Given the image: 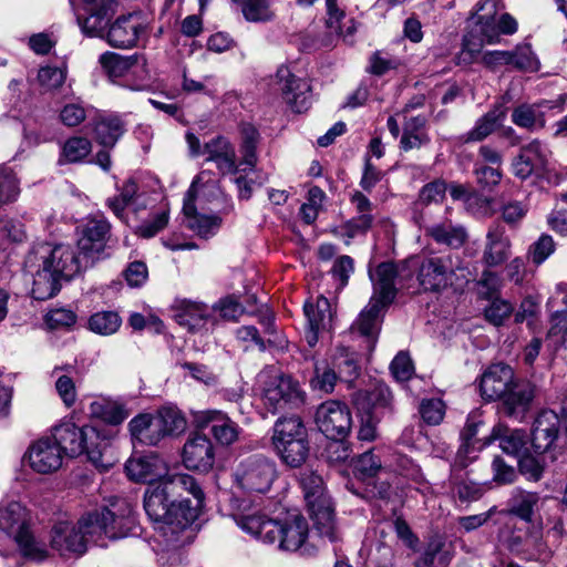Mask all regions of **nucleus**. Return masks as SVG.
Returning a JSON list of instances; mask_svg holds the SVG:
<instances>
[{"label": "nucleus", "mask_w": 567, "mask_h": 567, "mask_svg": "<svg viewBox=\"0 0 567 567\" xmlns=\"http://www.w3.org/2000/svg\"><path fill=\"white\" fill-rule=\"evenodd\" d=\"M205 494L197 481L185 473H174L156 485L147 487L144 509L155 523L171 529L184 530L198 516Z\"/></svg>", "instance_id": "1"}, {"label": "nucleus", "mask_w": 567, "mask_h": 567, "mask_svg": "<svg viewBox=\"0 0 567 567\" xmlns=\"http://www.w3.org/2000/svg\"><path fill=\"white\" fill-rule=\"evenodd\" d=\"M480 390L486 400H502L505 414L517 420L524 419L538 393L535 383L515 381L513 369L503 363L493 364L483 373Z\"/></svg>", "instance_id": "2"}, {"label": "nucleus", "mask_w": 567, "mask_h": 567, "mask_svg": "<svg viewBox=\"0 0 567 567\" xmlns=\"http://www.w3.org/2000/svg\"><path fill=\"white\" fill-rule=\"evenodd\" d=\"M52 440L62 454L75 457L85 453L101 471H107L114 463L110 440L94 426L63 422L53 429Z\"/></svg>", "instance_id": "3"}, {"label": "nucleus", "mask_w": 567, "mask_h": 567, "mask_svg": "<svg viewBox=\"0 0 567 567\" xmlns=\"http://www.w3.org/2000/svg\"><path fill=\"white\" fill-rule=\"evenodd\" d=\"M502 0H481L471 18L470 32L464 37L463 49L471 56L478 54L485 43L499 42L501 34L512 35L518 24L509 13H501Z\"/></svg>", "instance_id": "4"}, {"label": "nucleus", "mask_w": 567, "mask_h": 567, "mask_svg": "<svg viewBox=\"0 0 567 567\" xmlns=\"http://www.w3.org/2000/svg\"><path fill=\"white\" fill-rule=\"evenodd\" d=\"M112 507V509L107 507L95 509L79 520L78 527L84 536L85 546L89 540L96 542L102 535L110 539H117L133 530L136 520L132 505L121 501Z\"/></svg>", "instance_id": "5"}, {"label": "nucleus", "mask_w": 567, "mask_h": 567, "mask_svg": "<svg viewBox=\"0 0 567 567\" xmlns=\"http://www.w3.org/2000/svg\"><path fill=\"white\" fill-rule=\"evenodd\" d=\"M470 271L462 258L452 252H429L419 258L416 280L425 292H442L462 279L468 281Z\"/></svg>", "instance_id": "6"}, {"label": "nucleus", "mask_w": 567, "mask_h": 567, "mask_svg": "<svg viewBox=\"0 0 567 567\" xmlns=\"http://www.w3.org/2000/svg\"><path fill=\"white\" fill-rule=\"evenodd\" d=\"M31 514L19 502L0 504V532L13 538L23 557L42 561L48 557L44 543L31 529Z\"/></svg>", "instance_id": "7"}, {"label": "nucleus", "mask_w": 567, "mask_h": 567, "mask_svg": "<svg viewBox=\"0 0 567 567\" xmlns=\"http://www.w3.org/2000/svg\"><path fill=\"white\" fill-rule=\"evenodd\" d=\"M300 483L315 530L329 542L337 540L333 506L326 493L321 476L307 471L301 474Z\"/></svg>", "instance_id": "8"}, {"label": "nucleus", "mask_w": 567, "mask_h": 567, "mask_svg": "<svg viewBox=\"0 0 567 567\" xmlns=\"http://www.w3.org/2000/svg\"><path fill=\"white\" fill-rule=\"evenodd\" d=\"M27 268L44 267L59 278L71 279L79 272L81 261L70 245L44 243L34 247L25 258Z\"/></svg>", "instance_id": "9"}, {"label": "nucleus", "mask_w": 567, "mask_h": 567, "mask_svg": "<svg viewBox=\"0 0 567 567\" xmlns=\"http://www.w3.org/2000/svg\"><path fill=\"white\" fill-rule=\"evenodd\" d=\"M277 476L276 464L264 455L243 460L234 471L235 485L245 493H267Z\"/></svg>", "instance_id": "10"}, {"label": "nucleus", "mask_w": 567, "mask_h": 567, "mask_svg": "<svg viewBox=\"0 0 567 567\" xmlns=\"http://www.w3.org/2000/svg\"><path fill=\"white\" fill-rule=\"evenodd\" d=\"M498 543L511 553L528 560L540 559L546 551L542 530L535 527L506 524L499 529Z\"/></svg>", "instance_id": "11"}, {"label": "nucleus", "mask_w": 567, "mask_h": 567, "mask_svg": "<svg viewBox=\"0 0 567 567\" xmlns=\"http://www.w3.org/2000/svg\"><path fill=\"white\" fill-rule=\"evenodd\" d=\"M305 394L298 381L290 375L280 374L271 378L264 389L265 406L272 413L299 406L303 403Z\"/></svg>", "instance_id": "12"}, {"label": "nucleus", "mask_w": 567, "mask_h": 567, "mask_svg": "<svg viewBox=\"0 0 567 567\" xmlns=\"http://www.w3.org/2000/svg\"><path fill=\"white\" fill-rule=\"evenodd\" d=\"M275 85L292 111L301 113L310 107L312 102L310 82L293 74L288 66L280 65L278 68Z\"/></svg>", "instance_id": "13"}, {"label": "nucleus", "mask_w": 567, "mask_h": 567, "mask_svg": "<svg viewBox=\"0 0 567 567\" xmlns=\"http://www.w3.org/2000/svg\"><path fill=\"white\" fill-rule=\"evenodd\" d=\"M567 444V425L553 410H543L535 419L532 430V445L537 453L554 447L557 442Z\"/></svg>", "instance_id": "14"}, {"label": "nucleus", "mask_w": 567, "mask_h": 567, "mask_svg": "<svg viewBox=\"0 0 567 567\" xmlns=\"http://www.w3.org/2000/svg\"><path fill=\"white\" fill-rule=\"evenodd\" d=\"M110 237L111 224L104 215L96 214L86 218L78 240V247L86 264L100 258Z\"/></svg>", "instance_id": "15"}, {"label": "nucleus", "mask_w": 567, "mask_h": 567, "mask_svg": "<svg viewBox=\"0 0 567 567\" xmlns=\"http://www.w3.org/2000/svg\"><path fill=\"white\" fill-rule=\"evenodd\" d=\"M316 423L327 437H346L352 426V416L346 403L329 400L318 406Z\"/></svg>", "instance_id": "16"}, {"label": "nucleus", "mask_w": 567, "mask_h": 567, "mask_svg": "<svg viewBox=\"0 0 567 567\" xmlns=\"http://www.w3.org/2000/svg\"><path fill=\"white\" fill-rule=\"evenodd\" d=\"M551 151L549 147L538 140L520 147L519 153L513 158L512 171L513 174L525 181L532 175L544 172L547 164L550 163Z\"/></svg>", "instance_id": "17"}, {"label": "nucleus", "mask_w": 567, "mask_h": 567, "mask_svg": "<svg viewBox=\"0 0 567 567\" xmlns=\"http://www.w3.org/2000/svg\"><path fill=\"white\" fill-rule=\"evenodd\" d=\"M233 518L240 529L265 544H269L272 533L279 530L277 520L269 518L260 509L251 507L246 502L238 506Z\"/></svg>", "instance_id": "18"}, {"label": "nucleus", "mask_w": 567, "mask_h": 567, "mask_svg": "<svg viewBox=\"0 0 567 567\" xmlns=\"http://www.w3.org/2000/svg\"><path fill=\"white\" fill-rule=\"evenodd\" d=\"M125 471L130 480L147 483L150 486L172 475L165 461L155 453L130 457L125 463Z\"/></svg>", "instance_id": "19"}, {"label": "nucleus", "mask_w": 567, "mask_h": 567, "mask_svg": "<svg viewBox=\"0 0 567 567\" xmlns=\"http://www.w3.org/2000/svg\"><path fill=\"white\" fill-rule=\"evenodd\" d=\"M85 18L78 17L82 32L89 37L103 38L105 28L115 13L116 0H82Z\"/></svg>", "instance_id": "20"}, {"label": "nucleus", "mask_w": 567, "mask_h": 567, "mask_svg": "<svg viewBox=\"0 0 567 567\" xmlns=\"http://www.w3.org/2000/svg\"><path fill=\"white\" fill-rule=\"evenodd\" d=\"M567 99L566 94H561L555 101L542 100L539 102L528 104L523 103L513 109L512 122L518 127L527 131L543 128L546 124L543 110L563 109Z\"/></svg>", "instance_id": "21"}, {"label": "nucleus", "mask_w": 567, "mask_h": 567, "mask_svg": "<svg viewBox=\"0 0 567 567\" xmlns=\"http://www.w3.org/2000/svg\"><path fill=\"white\" fill-rule=\"evenodd\" d=\"M215 462L214 446L210 440L200 433H193L183 447V463L188 470L207 472Z\"/></svg>", "instance_id": "22"}, {"label": "nucleus", "mask_w": 567, "mask_h": 567, "mask_svg": "<svg viewBox=\"0 0 567 567\" xmlns=\"http://www.w3.org/2000/svg\"><path fill=\"white\" fill-rule=\"evenodd\" d=\"M278 532L272 533L269 545L276 544L280 550L296 551L302 547L308 537V523L299 515L285 522L277 520Z\"/></svg>", "instance_id": "23"}, {"label": "nucleus", "mask_w": 567, "mask_h": 567, "mask_svg": "<svg viewBox=\"0 0 567 567\" xmlns=\"http://www.w3.org/2000/svg\"><path fill=\"white\" fill-rule=\"evenodd\" d=\"M398 268L391 261L381 262L372 271H369L373 285V295L370 301H375L380 306L388 307L393 302L396 296L395 280Z\"/></svg>", "instance_id": "24"}, {"label": "nucleus", "mask_w": 567, "mask_h": 567, "mask_svg": "<svg viewBox=\"0 0 567 567\" xmlns=\"http://www.w3.org/2000/svg\"><path fill=\"white\" fill-rule=\"evenodd\" d=\"M28 458L35 472L48 474L61 467L63 454L52 439L42 437L29 447Z\"/></svg>", "instance_id": "25"}, {"label": "nucleus", "mask_w": 567, "mask_h": 567, "mask_svg": "<svg viewBox=\"0 0 567 567\" xmlns=\"http://www.w3.org/2000/svg\"><path fill=\"white\" fill-rule=\"evenodd\" d=\"M225 195L217 179L214 177V174L208 171L200 172L194 178L184 198V200H189L193 204L197 202L202 209H205L206 205L217 207L218 204L225 202Z\"/></svg>", "instance_id": "26"}, {"label": "nucleus", "mask_w": 567, "mask_h": 567, "mask_svg": "<svg viewBox=\"0 0 567 567\" xmlns=\"http://www.w3.org/2000/svg\"><path fill=\"white\" fill-rule=\"evenodd\" d=\"M307 317L309 331L306 334L308 344L313 347L318 341V333L331 328L332 310L328 298L317 297L315 302L307 301L303 306Z\"/></svg>", "instance_id": "27"}, {"label": "nucleus", "mask_w": 567, "mask_h": 567, "mask_svg": "<svg viewBox=\"0 0 567 567\" xmlns=\"http://www.w3.org/2000/svg\"><path fill=\"white\" fill-rule=\"evenodd\" d=\"M324 25L330 37L341 38L344 42L352 43L357 22L347 16L338 0H326Z\"/></svg>", "instance_id": "28"}, {"label": "nucleus", "mask_w": 567, "mask_h": 567, "mask_svg": "<svg viewBox=\"0 0 567 567\" xmlns=\"http://www.w3.org/2000/svg\"><path fill=\"white\" fill-rule=\"evenodd\" d=\"M512 243L501 225L488 228L485 238L482 260L487 267L503 265L511 256Z\"/></svg>", "instance_id": "29"}, {"label": "nucleus", "mask_w": 567, "mask_h": 567, "mask_svg": "<svg viewBox=\"0 0 567 567\" xmlns=\"http://www.w3.org/2000/svg\"><path fill=\"white\" fill-rule=\"evenodd\" d=\"M103 71L112 80L127 74H138L145 70L146 60L141 54L121 55L114 52H105L100 56Z\"/></svg>", "instance_id": "30"}, {"label": "nucleus", "mask_w": 567, "mask_h": 567, "mask_svg": "<svg viewBox=\"0 0 567 567\" xmlns=\"http://www.w3.org/2000/svg\"><path fill=\"white\" fill-rule=\"evenodd\" d=\"M175 319L178 324L192 332L208 331L216 322L213 310L208 306L194 301L183 302Z\"/></svg>", "instance_id": "31"}, {"label": "nucleus", "mask_w": 567, "mask_h": 567, "mask_svg": "<svg viewBox=\"0 0 567 567\" xmlns=\"http://www.w3.org/2000/svg\"><path fill=\"white\" fill-rule=\"evenodd\" d=\"M51 547L61 555H81L86 549L84 536L81 535L79 527L69 522H60L54 525L51 533Z\"/></svg>", "instance_id": "32"}, {"label": "nucleus", "mask_w": 567, "mask_h": 567, "mask_svg": "<svg viewBox=\"0 0 567 567\" xmlns=\"http://www.w3.org/2000/svg\"><path fill=\"white\" fill-rule=\"evenodd\" d=\"M464 451L463 449L456 453L455 461L451 467L450 483L460 501L473 502L483 495V488L481 484L462 475V471L468 465V461L463 457Z\"/></svg>", "instance_id": "33"}, {"label": "nucleus", "mask_w": 567, "mask_h": 567, "mask_svg": "<svg viewBox=\"0 0 567 567\" xmlns=\"http://www.w3.org/2000/svg\"><path fill=\"white\" fill-rule=\"evenodd\" d=\"M183 214L186 227L202 238L216 235L223 223L217 214L198 213L195 204L189 200H184Z\"/></svg>", "instance_id": "34"}, {"label": "nucleus", "mask_w": 567, "mask_h": 567, "mask_svg": "<svg viewBox=\"0 0 567 567\" xmlns=\"http://www.w3.org/2000/svg\"><path fill=\"white\" fill-rule=\"evenodd\" d=\"M205 152L208 155L207 162H214L223 174H235L237 172L236 152L230 142L217 136L205 143Z\"/></svg>", "instance_id": "35"}, {"label": "nucleus", "mask_w": 567, "mask_h": 567, "mask_svg": "<svg viewBox=\"0 0 567 567\" xmlns=\"http://www.w3.org/2000/svg\"><path fill=\"white\" fill-rule=\"evenodd\" d=\"M89 414L110 425L122 424L130 415L125 404L109 396H96L89 405Z\"/></svg>", "instance_id": "36"}, {"label": "nucleus", "mask_w": 567, "mask_h": 567, "mask_svg": "<svg viewBox=\"0 0 567 567\" xmlns=\"http://www.w3.org/2000/svg\"><path fill=\"white\" fill-rule=\"evenodd\" d=\"M425 234L435 243L446 245L453 249L461 248L468 237L466 228L451 219H444L426 227Z\"/></svg>", "instance_id": "37"}, {"label": "nucleus", "mask_w": 567, "mask_h": 567, "mask_svg": "<svg viewBox=\"0 0 567 567\" xmlns=\"http://www.w3.org/2000/svg\"><path fill=\"white\" fill-rule=\"evenodd\" d=\"M140 33V23L132 14L121 17L110 27L106 40L115 48H131L136 44Z\"/></svg>", "instance_id": "38"}, {"label": "nucleus", "mask_w": 567, "mask_h": 567, "mask_svg": "<svg viewBox=\"0 0 567 567\" xmlns=\"http://www.w3.org/2000/svg\"><path fill=\"white\" fill-rule=\"evenodd\" d=\"M385 307L375 301H369L368 306L360 312L358 319L351 326L353 332L367 338L369 348L374 346L380 330V313Z\"/></svg>", "instance_id": "39"}, {"label": "nucleus", "mask_w": 567, "mask_h": 567, "mask_svg": "<svg viewBox=\"0 0 567 567\" xmlns=\"http://www.w3.org/2000/svg\"><path fill=\"white\" fill-rule=\"evenodd\" d=\"M499 441V447L508 455L517 456L526 444V434L523 430L509 429L504 424H496L484 444Z\"/></svg>", "instance_id": "40"}, {"label": "nucleus", "mask_w": 567, "mask_h": 567, "mask_svg": "<svg viewBox=\"0 0 567 567\" xmlns=\"http://www.w3.org/2000/svg\"><path fill=\"white\" fill-rule=\"evenodd\" d=\"M128 430L134 442L143 445H157L163 439L161 430L151 414H138L128 423Z\"/></svg>", "instance_id": "41"}, {"label": "nucleus", "mask_w": 567, "mask_h": 567, "mask_svg": "<svg viewBox=\"0 0 567 567\" xmlns=\"http://www.w3.org/2000/svg\"><path fill=\"white\" fill-rule=\"evenodd\" d=\"M505 110L502 105L495 106L486 114L481 116L474 127L460 138L463 143L481 142L489 136L505 118Z\"/></svg>", "instance_id": "42"}, {"label": "nucleus", "mask_w": 567, "mask_h": 567, "mask_svg": "<svg viewBox=\"0 0 567 567\" xmlns=\"http://www.w3.org/2000/svg\"><path fill=\"white\" fill-rule=\"evenodd\" d=\"M539 502L538 493L516 487L507 502L508 512L526 523H532Z\"/></svg>", "instance_id": "43"}, {"label": "nucleus", "mask_w": 567, "mask_h": 567, "mask_svg": "<svg viewBox=\"0 0 567 567\" xmlns=\"http://www.w3.org/2000/svg\"><path fill=\"white\" fill-rule=\"evenodd\" d=\"M271 440L274 446L307 440V431L300 416L290 415L278 419L274 425Z\"/></svg>", "instance_id": "44"}, {"label": "nucleus", "mask_w": 567, "mask_h": 567, "mask_svg": "<svg viewBox=\"0 0 567 567\" xmlns=\"http://www.w3.org/2000/svg\"><path fill=\"white\" fill-rule=\"evenodd\" d=\"M330 364L343 382L351 383L360 373L358 353L346 347L336 348Z\"/></svg>", "instance_id": "45"}, {"label": "nucleus", "mask_w": 567, "mask_h": 567, "mask_svg": "<svg viewBox=\"0 0 567 567\" xmlns=\"http://www.w3.org/2000/svg\"><path fill=\"white\" fill-rule=\"evenodd\" d=\"M33 274L32 297L35 300H47L60 291V279L44 267L28 268Z\"/></svg>", "instance_id": "46"}, {"label": "nucleus", "mask_w": 567, "mask_h": 567, "mask_svg": "<svg viewBox=\"0 0 567 567\" xmlns=\"http://www.w3.org/2000/svg\"><path fill=\"white\" fill-rule=\"evenodd\" d=\"M155 422L161 430L162 439L179 435L186 430L187 422L181 410L173 405L161 408L154 415Z\"/></svg>", "instance_id": "47"}, {"label": "nucleus", "mask_w": 567, "mask_h": 567, "mask_svg": "<svg viewBox=\"0 0 567 567\" xmlns=\"http://www.w3.org/2000/svg\"><path fill=\"white\" fill-rule=\"evenodd\" d=\"M125 124L117 115L100 118L94 127L96 141L104 147H113L124 134Z\"/></svg>", "instance_id": "48"}, {"label": "nucleus", "mask_w": 567, "mask_h": 567, "mask_svg": "<svg viewBox=\"0 0 567 567\" xmlns=\"http://www.w3.org/2000/svg\"><path fill=\"white\" fill-rule=\"evenodd\" d=\"M117 189L118 195L109 197L106 199V206L117 218L124 220L125 208L135 205L138 199V186L133 178H128L122 186L117 187Z\"/></svg>", "instance_id": "49"}, {"label": "nucleus", "mask_w": 567, "mask_h": 567, "mask_svg": "<svg viewBox=\"0 0 567 567\" xmlns=\"http://www.w3.org/2000/svg\"><path fill=\"white\" fill-rule=\"evenodd\" d=\"M92 151V143L83 136H72L62 146L59 163L82 162Z\"/></svg>", "instance_id": "50"}, {"label": "nucleus", "mask_w": 567, "mask_h": 567, "mask_svg": "<svg viewBox=\"0 0 567 567\" xmlns=\"http://www.w3.org/2000/svg\"><path fill=\"white\" fill-rule=\"evenodd\" d=\"M240 140L241 164L252 168L257 163L256 150L259 142L257 128L250 123H243L240 125Z\"/></svg>", "instance_id": "51"}, {"label": "nucleus", "mask_w": 567, "mask_h": 567, "mask_svg": "<svg viewBox=\"0 0 567 567\" xmlns=\"http://www.w3.org/2000/svg\"><path fill=\"white\" fill-rule=\"evenodd\" d=\"M282 462L289 467H300L307 460L309 453L308 441L288 442L274 446Z\"/></svg>", "instance_id": "52"}, {"label": "nucleus", "mask_w": 567, "mask_h": 567, "mask_svg": "<svg viewBox=\"0 0 567 567\" xmlns=\"http://www.w3.org/2000/svg\"><path fill=\"white\" fill-rule=\"evenodd\" d=\"M373 220L372 215H358L340 225L333 233L349 245L351 239L365 235L372 227Z\"/></svg>", "instance_id": "53"}, {"label": "nucleus", "mask_w": 567, "mask_h": 567, "mask_svg": "<svg viewBox=\"0 0 567 567\" xmlns=\"http://www.w3.org/2000/svg\"><path fill=\"white\" fill-rule=\"evenodd\" d=\"M20 194L19 179L12 168L0 165V207L17 200Z\"/></svg>", "instance_id": "54"}, {"label": "nucleus", "mask_w": 567, "mask_h": 567, "mask_svg": "<svg viewBox=\"0 0 567 567\" xmlns=\"http://www.w3.org/2000/svg\"><path fill=\"white\" fill-rule=\"evenodd\" d=\"M121 322L122 320L116 312L101 311L91 316L89 327L95 333L110 336L118 330Z\"/></svg>", "instance_id": "55"}, {"label": "nucleus", "mask_w": 567, "mask_h": 567, "mask_svg": "<svg viewBox=\"0 0 567 567\" xmlns=\"http://www.w3.org/2000/svg\"><path fill=\"white\" fill-rule=\"evenodd\" d=\"M338 379L339 375L331 364L316 363L315 375L311 379V386L315 390L329 394L334 390V385Z\"/></svg>", "instance_id": "56"}, {"label": "nucleus", "mask_w": 567, "mask_h": 567, "mask_svg": "<svg viewBox=\"0 0 567 567\" xmlns=\"http://www.w3.org/2000/svg\"><path fill=\"white\" fill-rule=\"evenodd\" d=\"M509 52V65L519 71H537L538 61L529 44L517 45Z\"/></svg>", "instance_id": "57"}, {"label": "nucleus", "mask_w": 567, "mask_h": 567, "mask_svg": "<svg viewBox=\"0 0 567 567\" xmlns=\"http://www.w3.org/2000/svg\"><path fill=\"white\" fill-rule=\"evenodd\" d=\"M239 426L225 413L220 415L212 429L214 437L223 445H230L237 441Z\"/></svg>", "instance_id": "58"}, {"label": "nucleus", "mask_w": 567, "mask_h": 567, "mask_svg": "<svg viewBox=\"0 0 567 567\" xmlns=\"http://www.w3.org/2000/svg\"><path fill=\"white\" fill-rule=\"evenodd\" d=\"M556 249L553 237L548 234H542L539 238L530 245L528 256L536 266L542 265Z\"/></svg>", "instance_id": "59"}, {"label": "nucleus", "mask_w": 567, "mask_h": 567, "mask_svg": "<svg viewBox=\"0 0 567 567\" xmlns=\"http://www.w3.org/2000/svg\"><path fill=\"white\" fill-rule=\"evenodd\" d=\"M381 470V462L371 451L362 453L354 463V474L360 480H370Z\"/></svg>", "instance_id": "60"}, {"label": "nucleus", "mask_w": 567, "mask_h": 567, "mask_svg": "<svg viewBox=\"0 0 567 567\" xmlns=\"http://www.w3.org/2000/svg\"><path fill=\"white\" fill-rule=\"evenodd\" d=\"M168 220L169 212L168 209H164L159 213H156L152 219L146 220L137 226L135 234L142 238H152L167 226Z\"/></svg>", "instance_id": "61"}, {"label": "nucleus", "mask_w": 567, "mask_h": 567, "mask_svg": "<svg viewBox=\"0 0 567 567\" xmlns=\"http://www.w3.org/2000/svg\"><path fill=\"white\" fill-rule=\"evenodd\" d=\"M66 72L56 66H44L39 70L38 80L45 91H53L61 87L65 81Z\"/></svg>", "instance_id": "62"}, {"label": "nucleus", "mask_w": 567, "mask_h": 567, "mask_svg": "<svg viewBox=\"0 0 567 567\" xmlns=\"http://www.w3.org/2000/svg\"><path fill=\"white\" fill-rule=\"evenodd\" d=\"M343 439L344 437H334L327 443L322 455L328 463L339 464L346 462L350 457L351 450Z\"/></svg>", "instance_id": "63"}, {"label": "nucleus", "mask_w": 567, "mask_h": 567, "mask_svg": "<svg viewBox=\"0 0 567 567\" xmlns=\"http://www.w3.org/2000/svg\"><path fill=\"white\" fill-rule=\"evenodd\" d=\"M420 413L424 422L430 425H437L444 417L445 405L440 399L423 400L420 405Z\"/></svg>", "instance_id": "64"}]
</instances>
